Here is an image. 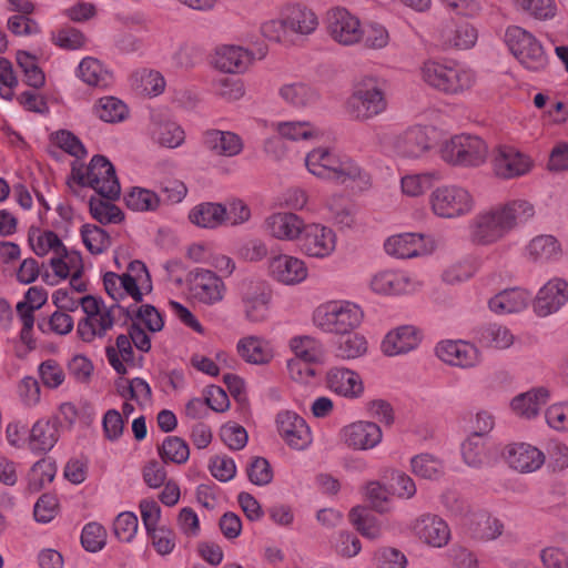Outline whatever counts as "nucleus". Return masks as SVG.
<instances>
[{
  "label": "nucleus",
  "instance_id": "1",
  "mask_svg": "<svg viewBox=\"0 0 568 568\" xmlns=\"http://www.w3.org/2000/svg\"><path fill=\"white\" fill-rule=\"evenodd\" d=\"M418 77L427 87L446 95H459L477 82L476 72L456 61L427 59L418 67Z\"/></svg>",
  "mask_w": 568,
  "mask_h": 568
},
{
  "label": "nucleus",
  "instance_id": "2",
  "mask_svg": "<svg viewBox=\"0 0 568 568\" xmlns=\"http://www.w3.org/2000/svg\"><path fill=\"white\" fill-rule=\"evenodd\" d=\"M388 108L385 82L376 75H364L355 81L352 93L345 103L351 119L359 122L383 114Z\"/></svg>",
  "mask_w": 568,
  "mask_h": 568
},
{
  "label": "nucleus",
  "instance_id": "3",
  "mask_svg": "<svg viewBox=\"0 0 568 568\" xmlns=\"http://www.w3.org/2000/svg\"><path fill=\"white\" fill-rule=\"evenodd\" d=\"M364 316L359 304L349 300H331L314 308L312 323L324 333L343 335L357 329Z\"/></svg>",
  "mask_w": 568,
  "mask_h": 568
},
{
  "label": "nucleus",
  "instance_id": "4",
  "mask_svg": "<svg viewBox=\"0 0 568 568\" xmlns=\"http://www.w3.org/2000/svg\"><path fill=\"white\" fill-rule=\"evenodd\" d=\"M428 207L437 219L459 220L474 212L476 199L467 186L459 183H445L430 192Z\"/></svg>",
  "mask_w": 568,
  "mask_h": 568
},
{
  "label": "nucleus",
  "instance_id": "5",
  "mask_svg": "<svg viewBox=\"0 0 568 568\" xmlns=\"http://www.w3.org/2000/svg\"><path fill=\"white\" fill-rule=\"evenodd\" d=\"M103 285L108 295L114 301L131 297L134 302L143 301L144 295L152 292V281L145 264L141 261L130 262L126 271L119 275L106 272Z\"/></svg>",
  "mask_w": 568,
  "mask_h": 568
},
{
  "label": "nucleus",
  "instance_id": "6",
  "mask_svg": "<svg viewBox=\"0 0 568 568\" xmlns=\"http://www.w3.org/2000/svg\"><path fill=\"white\" fill-rule=\"evenodd\" d=\"M438 154L449 166L475 169L487 161L488 145L477 135L455 134L440 143Z\"/></svg>",
  "mask_w": 568,
  "mask_h": 568
},
{
  "label": "nucleus",
  "instance_id": "7",
  "mask_svg": "<svg viewBox=\"0 0 568 568\" xmlns=\"http://www.w3.org/2000/svg\"><path fill=\"white\" fill-rule=\"evenodd\" d=\"M68 183L92 187L97 193L110 200L118 199L121 193L114 166L103 155H94L87 168L73 164Z\"/></svg>",
  "mask_w": 568,
  "mask_h": 568
},
{
  "label": "nucleus",
  "instance_id": "8",
  "mask_svg": "<svg viewBox=\"0 0 568 568\" xmlns=\"http://www.w3.org/2000/svg\"><path fill=\"white\" fill-rule=\"evenodd\" d=\"M504 41L526 70L540 72L547 68L548 55L545 48L530 31L520 26H509L505 30Z\"/></svg>",
  "mask_w": 568,
  "mask_h": 568
},
{
  "label": "nucleus",
  "instance_id": "9",
  "mask_svg": "<svg viewBox=\"0 0 568 568\" xmlns=\"http://www.w3.org/2000/svg\"><path fill=\"white\" fill-rule=\"evenodd\" d=\"M82 312L84 317L77 325V334L85 343L102 338L114 324L111 308L101 298L85 295Z\"/></svg>",
  "mask_w": 568,
  "mask_h": 568
},
{
  "label": "nucleus",
  "instance_id": "10",
  "mask_svg": "<svg viewBox=\"0 0 568 568\" xmlns=\"http://www.w3.org/2000/svg\"><path fill=\"white\" fill-rule=\"evenodd\" d=\"M187 290L191 297L205 306L216 305L225 298L226 284L213 270L194 267L186 276Z\"/></svg>",
  "mask_w": 568,
  "mask_h": 568
},
{
  "label": "nucleus",
  "instance_id": "11",
  "mask_svg": "<svg viewBox=\"0 0 568 568\" xmlns=\"http://www.w3.org/2000/svg\"><path fill=\"white\" fill-rule=\"evenodd\" d=\"M240 301L243 316L248 323H264L270 317L272 292L265 282L244 280L240 288Z\"/></svg>",
  "mask_w": 568,
  "mask_h": 568
},
{
  "label": "nucleus",
  "instance_id": "12",
  "mask_svg": "<svg viewBox=\"0 0 568 568\" xmlns=\"http://www.w3.org/2000/svg\"><path fill=\"white\" fill-rule=\"evenodd\" d=\"M436 357L447 366L463 371L475 369L484 361L477 345L465 339H443L435 346Z\"/></svg>",
  "mask_w": 568,
  "mask_h": 568
},
{
  "label": "nucleus",
  "instance_id": "13",
  "mask_svg": "<svg viewBox=\"0 0 568 568\" xmlns=\"http://www.w3.org/2000/svg\"><path fill=\"white\" fill-rule=\"evenodd\" d=\"M468 234L474 244L487 246L501 241L509 232L495 204L480 210L469 221Z\"/></svg>",
  "mask_w": 568,
  "mask_h": 568
},
{
  "label": "nucleus",
  "instance_id": "14",
  "mask_svg": "<svg viewBox=\"0 0 568 568\" xmlns=\"http://www.w3.org/2000/svg\"><path fill=\"white\" fill-rule=\"evenodd\" d=\"M337 247V234L328 225L320 222L306 223L298 241L302 254L310 258L326 260L334 255Z\"/></svg>",
  "mask_w": 568,
  "mask_h": 568
},
{
  "label": "nucleus",
  "instance_id": "15",
  "mask_svg": "<svg viewBox=\"0 0 568 568\" xmlns=\"http://www.w3.org/2000/svg\"><path fill=\"white\" fill-rule=\"evenodd\" d=\"M325 27L329 38L339 45L353 47L361 43L362 22L344 7H333L326 12Z\"/></svg>",
  "mask_w": 568,
  "mask_h": 568
},
{
  "label": "nucleus",
  "instance_id": "16",
  "mask_svg": "<svg viewBox=\"0 0 568 568\" xmlns=\"http://www.w3.org/2000/svg\"><path fill=\"white\" fill-rule=\"evenodd\" d=\"M368 286L377 295L402 296L417 293L423 282L406 271L384 270L372 275Z\"/></svg>",
  "mask_w": 568,
  "mask_h": 568
},
{
  "label": "nucleus",
  "instance_id": "17",
  "mask_svg": "<svg viewBox=\"0 0 568 568\" xmlns=\"http://www.w3.org/2000/svg\"><path fill=\"white\" fill-rule=\"evenodd\" d=\"M427 125H412L395 135L389 145V152L403 160H419L432 150Z\"/></svg>",
  "mask_w": 568,
  "mask_h": 568
},
{
  "label": "nucleus",
  "instance_id": "18",
  "mask_svg": "<svg viewBox=\"0 0 568 568\" xmlns=\"http://www.w3.org/2000/svg\"><path fill=\"white\" fill-rule=\"evenodd\" d=\"M267 54L265 45H258L255 51L234 44L221 45L215 52V65L232 74L245 73L256 60H263Z\"/></svg>",
  "mask_w": 568,
  "mask_h": 568
},
{
  "label": "nucleus",
  "instance_id": "19",
  "mask_svg": "<svg viewBox=\"0 0 568 568\" xmlns=\"http://www.w3.org/2000/svg\"><path fill=\"white\" fill-rule=\"evenodd\" d=\"M534 168L531 158L511 145H499L494 150L491 169L503 180H513L528 174Z\"/></svg>",
  "mask_w": 568,
  "mask_h": 568
},
{
  "label": "nucleus",
  "instance_id": "20",
  "mask_svg": "<svg viewBox=\"0 0 568 568\" xmlns=\"http://www.w3.org/2000/svg\"><path fill=\"white\" fill-rule=\"evenodd\" d=\"M568 303V281L551 277L531 296L532 312L538 317H548L559 312Z\"/></svg>",
  "mask_w": 568,
  "mask_h": 568
},
{
  "label": "nucleus",
  "instance_id": "21",
  "mask_svg": "<svg viewBox=\"0 0 568 568\" xmlns=\"http://www.w3.org/2000/svg\"><path fill=\"white\" fill-rule=\"evenodd\" d=\"M384 250L396 258H414L432 254L435 242L422 233L406 232L388 236L384 242Z\"/></svg>",
  "mask_w": 568,
  "mask_h": 568
},
{
  "label": "nucleus",
  "instance_id": "22",
  "mask_svg": "<svg viewBox=\"0 0 568 568\" xmlns=\"http://www.w3.org/2000/svg\"><path fill=\"white\" fill-rule=\"evenodd\" d=\"M267 274L276 283L285 286H296L307 280L310 271L302 257L280 253L268 260Z\"/></svg>",
  "mask_w": 568,
  "mask_h": 568
},
{
  "label": "nucleus",
  "instance_id": "23",
  "mask_svg": "<svg viewBox=\"0 0 568 568\" xmlns=\"http://www.w3.org/2000/svg\"><path fill=\"white\" fill-rule=\"evenodd\" d=\"M276 429L284 443L296 450H304L313 442L312 430L306 420L293 410H282L276 415Z\"/></svg>",
  "mask_w": 568,
  "mask_h": 568
},
{
  "label": "nucleus",
  "instance_id": "24",
  "mask_svg": "<svg viewBox=\"0 0 568 568\" xmlns=\"http://www.w3.org/2000/svg\"><path fill=\"white\" fill-rule=\"evenodd\" d=\"M339 439L351 449L366 452L382 443L383 430L375 422L355 420L339 430Z\"/></svg>",
  "mask_w": 568,
  "mask_h": 568
},
{
  "label": "nucleus",
  "instance_id": "25",
  "mask_svg": "<svg viewBox=\"0 0 568 568\" xmlns=\"http://www.w3.org/2000/svg\"><path fill=\"white\" fill-rule=\"evenodd\" d=\"M306 221L292 211H276L264 220L265 233L280 242H297L303 235Z\"/></svg>",
  "mask_w": 568,
  "mask_h": 568
},
{
  "label": "nucleus",
  "instance_id": "26",
  "mask_svg": "<svg viewBox=\"0 0 568 568\" xmlns=\"http://www.w3.org/2000/svg\"><path fill=\"white\" fill-rule=\"evenodd\" d=\"M564 254L561 241L547 233L532 236L523 248L525 260L539 266L556 264L562 260Z\"/></svg>",
  "mask_w": 568,
  "mask_h": 568
},
{
  "label": "nucleus",
  "instance_id": "27",
  "mask_svg": "<svg viewBox=\"0 0 568 568\" xmlns=\"http://www.w3.org/2000/svg\"><path fill=\"white\" fill-rule=\"evenodd\" d=\"M325 385L333 394L347 400L361 399L365 394V384L359 373L344 366L327 371Z\"/></svg>",
  "mask_w": 568,
  "mask_h": 568
},
{
  "label": "nucleus",
  "instance_id": "28",
  "mask_svg": "<svg viewBox=\"0 0 568 568\" xmlns=\"http://www.w3.org/2000/svg\"><path fill=\"white\" fill-rule=\"evenodd\" d=\"M503 457L506 464L520 474H531L546 464V454L529 443H511L505 446Z\"/></svg>",
  "mask_w": 568,
  "mask_h": 568
},
{
  "label": "nucleus",
  "instance_id": "29",
  "mask_svg": "<svg viewBox=\"0 0 568 568\" xmlns=\"http://www.w3.org/2000/svg\"><path fill=\"white\" fill-rule=\"evenodd\" d=\"M414 536L432 548L445 547L452 537L447 521L435 514H423L412 523Z\"/></svg>",
  "mask_w": 568,
  "mask_h": 568
},
{
  "label": "nucleus",
  "instance_id": "30",
  "mask_svg": "<svg viewBox=\"0 0 568 568\" xmlns=\"http://www.w3.org/2000/svg\"><path fill=\"white\" fill-rule=\"evenodd\" d=\"M551 397L549 388L545 386L531 387L530 389L515 395L509 402L510 413L523 420H534L539 417L542 407Z\"/></svg>",
  "mask_w": 568,
  "mask_h": 568
},
{
  "label": "nucleus",
  "instance_id": "31",
  "mask_svg": "<svg viewBox=\"0 0 568 568\" xmlns=\"http://www.w3.org/2000/svg\"><path fill=\"white\" fill-rule=\"evenodd\" d=\"M237 355L251 365H267L275 357V347L271 339L263 335H245L236 343Z\"/></svg>",
  "mask_w": 568,
  "mask_h": 568
},
{
  "label": "nucleus",
  "instance_id": "32",
  "mask_svg": "<svg viewBox=\"0 0 568 568\" xmlns=\"http://www.w3.org/2000/svg\"><path fill=\"white\" fill-rule=\"evenodd\" d=\"M116 389L119 395L125 399L124 404L122 405V414L126 418L130 417L135 410V406L131 402H134L141 409H144L151 405L152 390L149 383L143 378H121L116 383Z\"/></svg>",
  "mask_w": 568,
  "mask_h": 568
},
{
  "label": "nucleus",
  "instance_id": "33",
  "mask_svg": "<svg viewBox=\"0 0 568 568\" xmlns=\"http://www.w3.org/2000/svg\"><path fill=\"white\" fill-rule=\"evenodd\" d=\"M422 342L420 331L413 325H400L390 329L382 342L386 356H399L418 347Z\"/></svg>",
  "mask_w": 568,
  "mask_h": 568
},
{
  "label": "nucleus",
  "instance_id": "34",
  "mask_svg": "<svg viewBox=\"0 0 568 568\" xmlns=\"http://www.w3.org/2000/svg\"><path fill=\"white\" fill-rule=\"evenodd\" d=\"M288 30L294 36L307 37L318 27V18L313 9L301 2L287 3L281 9Z\"/></svg>",
  "mask_w": 568,
  "mask_h": 568
},
{
  "label": "nucleus",
  "instance_id": "35",
  "mask_svg": "<svg viewBox=\"0 0 568 568\" xmlns=\"http://www.w3.org/2000/svg\"><path fill=\"white\" fill-rule=\"evenodd\" d=\"M509 234L531 222L536 215L535 204L525 197H514L496 204Z\"/></svg>",
  "mask_w": 568,
  "mask_h": 568
},
{
  "label": "nucleus",
  "instance_id": "36",
  "mask_svg": "<svg viewBox=\"0 0 568 568\" xmlns=\"http://www.w3.org/2000/svg\"><path fill=\"white\" fill-rule=\"evenodd\" d=\"M203 143L215 155L234 158L244 150L243 139L233 131L211 129L204 132Z\"/></svg>",
  "mask_w": 568,
  "mask_h": 568
},
{
  "label": "nucleus",
  "instance_id": "37",
  "mask_svg": "<svg viewBox=\"0 0 568 568\" xmlns=\"http://www.w3.org/2000/svg\"><path fill=\"white\" fill-rule=\"evenodd\" d=\"M531 304V293L521 287L504 290L488 301V308L497 315L517 314Z\"/></svg>",
  "mask_w": 568,
  "mask_h": 568
},
{
  "label": "nucleus",
  "instance_id": "38",
  "mask_svg": "<svg viewBox=\"0 0 568 568\" xmlns=\"http://www.w3.org/2000/svg\"><path fill=\"white\" fill-rule=\"evenodd\" d=\"M331 181L358 191L367 190L372 184L369 173L349 156L339 158Z\"/></svg>",
  "mask_w": 568,
  "mask_h": 568
},
{
  "label": "nucleus",
  "instance_id": "39",
  "mask_svg": "<svg viewBox=\"0 0 568 568\" xmlns=\"http://www.w3.org/2000/svg\"><path fill=\"white\" fill-rule=\"evenodd\" d=\"M278 95L282 101L297 110L316 105L320 101L318 90L305 82H291L280 87Z\"/></svg>",
  "mask_w": 568,
  "mask_h": 568
},
{
  "label": "nucleus",
  "instance_id": "40",
  "mask_svg": "<svg viewBox=\"0 0 568 568\" xmlns=\"http://www.w3.org/2000/svg\"><path fill=\"white\" fill-rule=\"evenodd\" d=\"M341 155L328 148L317 146L305 155L307 171L317 179L331 181Z\"/></svg>",
  "mask_w": 568,
  "mask_h": 568
},
{
  "label": "nucleus",
  "instance_id": "41",
  "mask_svg": "<svg viewBox=\"0 0 568 568\" xmlns=\"http://www.w3.org/2000/svg\"><path fill=\"white\" fill-rule=\"evenodd\" d=\"M225 205L216 202H202L193 206L189 214V221L200 227L215 230L225 224Z\"/></svg>",
  "mask_w": 568,
  "mask_h": 568
},
{
  "label": "nucleus",
  "instance_id": "42",
  "mask_svg": "<svg viewBox=\"0 0 568 568\" xmlns=\"http://www.w3.org/2000/svg\"><path fill=\"white\" fill-rule=\"evenodd\" d=\"M59 439L57 423L39 419L31 427L28 436V446L34 454L50 452Z\"/></svg>",
  "mask_w": 568,
  "mask_h": 568
},
{
  "label": "nucleus",
  "instance_id": "43",
  "mask_svg": "<svg viewBox=\"0 0 568 568\" xmlns=\"http://www.w3.org/2000/svg\"><path fill=\"white\" fill-rule=\"evenodd\" d=\"M273 130L283 139L298 142L322 138V130L310 121H280L272 124Z\"/></svg>",
  "mask_w": 568,
  "mask_h": 568
},
{
  "label": "nucleus",
  "instance_id": "44",
  "mask_svg": "<svg viewBox=\"0 0 568 568\" xmlns=\"http://www.w3.org/2000/svg\"><path fill=\"white\" fill-rule=\"evenodd\" d=\"M438 180L440 175L436 171L407 173L400 178V192L407 197H420Z\"/></svg>",
  "mask_w": 568,
  "mask_h": 568
},
{
  "label": "nucleus",
  "instance_id": "45",
  "mask_svg": "<svg viewBox=\"0 0 568 568\" xmlns=\"http://www.w3.org/2000/svg\"><path fill=\"white\" fill-rule=\"evenodd\" d=\"M290 348L305 364L320 363L324 357L322 342L310 335L294 336L290 339Z\"/></svg>",
  "mask_w": 568,
  "mask_h": 568
},
{
  "label": "nucleus",
  "instance_id": "46",
  "mask_svg": "<svg viewBox=\"0 0 568 568\" xmlns=\"http://www.w3.org/2000/svg\"><path fill=\"white\" fill-rule=\"evenodd\" d=\"M77 75L90 87H108L111 82V74L102 62L92 57L83 58L77 69Z\"/></svg>",
  "mask_w": 568,
  "mask_h": 568
},
{
  "label": "nucleus",
  "instance_id": "47",
  "mask_svg": "<svg viewBox=\"0 0 568 568\" xmlns=\"http://www.w3.org/2000/svg\"><path fill=\"white\" fill-rule=\"evenodd\" d=\"M516 11L538 21H549L557 17L556 0H511Z\"/></svg>",
  "mask_w": 568,
  "mask_h": 568
},
{
  "label": "nucleus",
  "instance_id": "48",
  "mask_svg": "<svg viewBox=\"0 0 568 568\" xmlns=\"http://www.w3.org/2000/svg\"><path fill=\"white\" fill-rule=\"evenodd\" d=\"M55 283L67 280L72 273H82L83 263L80 253L68 251L65 247L50 260Z\"/></svg>",
  "mask_w": 568,
  "mask_h": 568
},
{
  "label": "nucleus",
  "instance_id": "49",
  "mask_svg": "<svg viewBox=\"0 0 568 568\" xmlns=\"http://www.w3.org/2000/svg\"><path fill=\"white\" fill-rule=\"evenodd\" d=\"M106 357L110 365L118 374L124 375L128 372V364H133L134 355L132 343L128 335H119L114 346L106 347Z\"/></svg>",
  "mask_w": 568,
  "mask_h": 568
},
{
  "label": "nucleus",
  "instance_id": "50",
  "mask_svg": "<svg viewBox=\"0 0 568 568\" xmlns=\"http://www.w3.org/2000/svg\"><path fill=\"white\" fill-rule=\"evenodd\" d=\"M478 341L487 348L507 349L514 344L515 336L506 326L489 324L479 331Z\"/></svg>",
  "mask_w": 568,
  "mask_h": 568
},
{
  "label": "nucleus",
  "instance_id": "51",
  "mask_svg": "<svg viewBox=\"0 0 568 568\" xmlns=\"http://www.w3.org/2000/svg\"><path fill=\"white\" fill-rule=\"evenodd\" d=\"M260 33L270 42L284 47L294 44V38L288 30L282 11L280 12L278 18H272L263 21L260 26Z\"/></svg>",
  "mask_w": 568,
  "mask_h": 568
},
{
  "label": "nucleus",
  "instance_id": "52",
  "mask_svg": "<svg viewBox=\"0 0 568 568\" xmlns=\"http://www.w3.org/2000/svg\"><path fill=\"white\" fill-rule=\"evenodd\" d=\"M126 206L134 212H154L161 204L160 196L144 187L134 186L124 196Z\"/></svg>",
  "mask_w": 568,
  "mask_h": 568
},
{
  "label": "nucleus",
  "instance_id": "53",
  "mask_svg": "<svg viewBox=\"0 0 568 568\" xmlns=\"http://www.w3.org/2000/svg\"><path fill=\"white\" fill-rule=\"evenodd\" d=\"M410 466L416 476L429 480H437L445 473L444 463L438 457L427 453L414 456Z\"/></svg>",
  "mask_w": 568,
  "mask_h": 568
},
{
  "label": "nucleus",
  "instance_id": "54",
  "mask_svg": "<svg viewBox=\"0 0 568 568\" xmlns=\"http://www.w3.org/2000/svg\"><path fill=\"white\" fill-rule=\"evenodd\" d=\"M336 345V356L341 359L352 361L363 357L368 351V342L363 334H344Z\"/></svg>",
  "mask_w": 568,
  "mask_h": 568
},
{
  "label": "nucleus",
  "instance_id": "55",
  "mask_svg": "<svg viewBox=\"0 0 568 568\" xmlns=\"http://www.w3.org/2000/svg\"><path fill=\"white\" fill-rule=\"evenodd\" d=\"M18 65L23 72L24 82L27 85L34 89H40L45 83L44 72L38 64V59L34 54L28 51L20 50L16 54Z\"/></svg>",
  "mask_w": 568,
  "mask_h": 568
},
{
  "label": "nucleus",
  "instance_id": "56",
  "mask_svg": "<svg viewBox=\"0 0 568 568\" xmlns=\"http://www.w3.org/2000/svg\"><path fill=\"white\" fill-rule=\"evenodd\" d=\"M29 242L38 256H44L49 253L55 255L61 253L64 247L59 236L52 231L33 230L29 234Z\"/></svg>",
  "mask_w": 568,
  "mask_h": 568
},
{
  "label": "nucleus",
  "instance_id": "57",
  "mask_svg": "<svg viewBox=\"0 0 568 568\" xmlns=\"http://www.w3.org/2000/svg\"><path fill=\"white\" fill-rule=\"evenodd\" d=\"M352 525L362 536L376 539L381 536L382 529L378 520L365 507L356 506L349 511Z\"/></svg>",
  "mask_w": 568,
  "mask_h": 568
},
{
  "label": "nucleus",
  "instance_id": "58",
  "mask_svg": "<svg viewBox=\"0 0 568 568\" xmlns=\"http://www.w3.org/2000/svg\"><path fill=\"white\" fill-rule=\"evenodd\" d=\"M133 85L146 95L155 97L165 89L163 75L155 70L142 69L132 74Z\"/></svg>",
  "mask_w": 568,
  "mask_h": 568
},
{
  "label": "nucleus",
  "instance_id": "59",
  "mask_svg": "<svg viewBox=\"0 0 568 568\" xmlns=\"http://www.w3.org/2000/svg\"><path fill=\"white\" fill-rule=\"evenodd\" d=\"M94 113L104 122H120L128 115L126 105L114 97H103L94 104Z\"/></svg>",
  "mask_w": 568,
  "mask_h": 568
},
{
  "label": "nucleus",
  "instance_id": "60",
  "mask_svg": "<svg viewBox=\"0 0 568 568\" xmlns=\"http://www.w3.org/2000/svg\"><path fill=\"white\" fill-rule=\"evenodd\" d=\"M361 43L372 50H383L390 42V34L387 28L379 22H368L361 27Z\"/></svg>",
  "mask_w": 568,
  "mask_h": 568
},
{
  "label": "nucleus",
  "instance_id": "61",
  "mask_svg": "<svg viewBox=\"0 0 568 568\" xmlns=\"http://www.w3.org/2000/svg\"><path fill=\"white\" fill-rule=\"evenodd\" d=\"M544 419L552 432L568 434V399L548 405L544 410Z\"/></svg>",
  "mask_w": 568,
  "mask_h": 568
},
{
  "label": "nucleus",
  "instance_id": "62",
  "mask_svg": "<svg viewBox=\"0 0 568 568\" xmlns=\"http://www.w3.org/2000/svg\"><path fill=\"white\" fill-rule=\"evenodd\" d=\"M213 92L225 101H239L245 94V85L241 79L221 75L213 80Z\"/></svg>",
  "mask_w": 568,
  "mask_h": 568
},
{
  "label": "nucleus",
  "instance_id": "63",
  "mask_svg": "<svg viewBox=\"0 0 568 568\" xmlns=\"http://www.w3.org/2000/svg\"><path fill=\"white\" fill-rule=\"evenodd\" d=\"M477 40L478 31L473 24L468 22L457 24L455 29L449 31V33L446 36L447 44L459 50H467L473 48Z\"/></svg>",
  "mask_w": 568,
  "mask_h": 568
},
{
  "label": "nucleus",
  "instance_id": "64",
  "mask_svg": "<svg viewBox=\"0 0 568 568\" xmlns=\"http://www.w3.org/2000/svg\"><path fill=\"white\" fill-rule=\"evenodd\" d=\"M547 467L551 473L562 474L568 469V445L561 440L548 444L546 453Z\"/></svg>",
  "mask_w": 568,
  "mask_h": 568
}]
</instances>
